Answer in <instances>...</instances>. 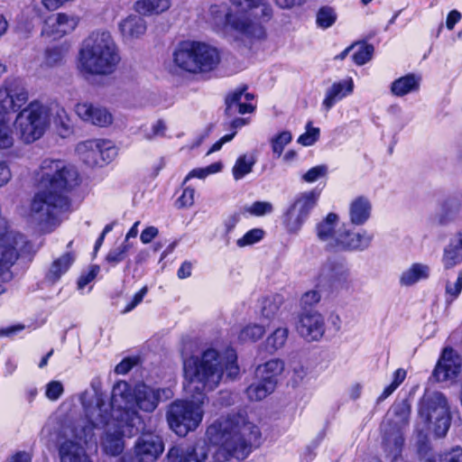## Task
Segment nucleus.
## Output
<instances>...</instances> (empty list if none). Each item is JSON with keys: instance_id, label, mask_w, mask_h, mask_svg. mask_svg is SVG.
<instances>
[{"instance_id": "c03bdc74", "label": "nucleus", "mask_w": 462, "mask_h": 462, "mask_svg": "<svg viewBox=\"0 0 462 462\" xmlns=\"http://www.w3.org/2000/svg\"><path fill=\"white\" fill-rule=\"evenodd\" d=\"M281 303L282 298L279 295L265 298L262 302V317L267 320L274 319L279 312Z\"/></svg>"}, {"instance_id": "69168bd1", "label": "nucleus", "mask_w": 462, "mask_h": 462, "mask_svg": "<svg viewBox=\"0 0 462 462\" xmlns=\"http://www.w3.org/2000/svg\"><path fill=\"white\" fill-rule=\"evenodd\" d=\"M275 5L281 9L291 10L294 7H300L305 5L307 0H273Z\"/></svg>"}, {"instance_id": "2eb2a0df", "label": "nucleus", "mask_w": 462, "mask_h": 462, "mask_svg": "<svg viewBox=\"0 0 462 462\" xmlns=\"http://www.w3.org/2000/svg\"><path fill=\"white\" fill-rule=\"evenodd\" d=\"M79 158L89 166L108 163L116 154L109 142L103 140H88L77 145Z\"/></svg>"}, {"instance_id": "f257e3e1", "label": "nucleus", "mask_w": 462, "mask_h": 462, "mask_svg": "<svg viewBox=\"0 0 462 462\" xmlns=\"http://www.w3.org/2000/svg\"><path fill=\"white\" fill-rule=\"evenodd\" d=\"M183 370L186 392L192 396L199 394V397L195 400H177L167 409L169 427L180 437L194 431L202 422L207 400L204 392L216 389L225 377L236 379L240 371L234 350L220 354L214 348L203 351L200 356L184 360Z\"/></svg>"}, {"instance_id": "a878e982", "label": "nucleus", "mask_w": 462, "mask_h": 462, "mask_svg": "<svg viewBox=\"0 0 462 462\" xmlns=\"http://www.w3.org/2000/svg\"><path fill=\"white\" fill-rule=\"evenodd\" d=\"M123 41L132 42L141 39L147 31L146 21L138 14H129L118 23Z\"/></svg>"}, {"instance_id": "bb28decb", "label": "nucleus", "mask_w": 462, "mask_h": 462, "mask_svg": "<svg viewBox=\"0 0 462 462\" xmlns=\"http://www.w3.org/2000/svg\"><path fill=\"white\" fill-rule=\"evenodd\" d=\"M373 239L374 235L366 230L350 232L344 229L337 250L364 251L370 246Z\"/></svg>"}, {"instance_id": "37998d69", "label": "nucleus", "mask_w": 462, "mask_h": 462, "mask_svg": "<svg viewBox=\"0 0 462 462\" xmlns=\"http://www.w3.org/2000/svg\"><path fill=\"white\" fill-rule=\"evenodd\" d=\"M289 330L287 328H278L266 338V347L274 352L282 348L288 339Z\"/></svg>"}, {"instance_id": "ddd939ff", "label": "nucleus", "mask_w": 462, "mask_h": 462, "mask_svg": "<svg viewBox=\"0 0 462 462\" xmlns=\"http://www.w3.org/2000/svg\"><path fill=\"white\" fill-rule=\"evenodd\" d=\"M29 100V93L19 79H6L0 86V116L20 112Z\"/></svg>"}, {"instance_id": "a18cd8bd", "label": "nucleus", "mask_w": 462, "mask_h": 462, "mask_svg": "<svg viewBox=\"0 0 462 462\" xmlns=\"http://www.w3.org/2000/svg\"><path fill=\"white\" fill-rule=\"evenodd\" d=\"M131 246L130 242L124 241L120 245L108 252L106 257V262L112 265H116L121 263L125 259Z\"/></svg>"}, {"instance_id": "3c124183", "label": "nucleus", "mask_w": 462, "mask_h": 462, "mask_svg": "<svg viewBox=\"0 0 462 462\" xmlns=\"http://www.w3.org/2000/svg\"><path fill=\"white\" fill-rule=\"evenodd\" d=\"M319 137V128L313 127L312 123L309 121L306 125V132L298 138V143L303 146L314 144Z\"/></svg>"}, {"instance_id": "864d4df0", "label": "nucleus", "mask_w": 462, "mask_h": 462, "mask_svg": "<svg viewBox=\"0 0 462 462\" xmlns=\"http://www.w3.org/2000/svg\"><path fill=\"white\" fill-rule=\"evenodd\" d=\"M291 134L288 131H283L272 139V149L276 157H280L284 150V147L291 143Z\"/></svg>"}, {"instance_id": "0eeeda50", "label": "nucleus", "mask_w": 462, "mask_h": 462, "mask_svg": "<svg viewBox=\"0 0 462 462\" xmlns=\"http://www.w3.org/2000/svg\"><path fill=\"white\" fill-rule=\"evenodd\" d=\"M88 425L79 424L70 430V436L84 444L92 440L94 428H108L116 423V414L111 406L106 402L101 393H96L89 401H82Z\"/></svg>"}, {"instance_id": "423d86ee", "label": "nucleus", "mask_w": 462, "mask_h": 462, "mask_svg": "<svg viewBox=\"0 0 462 462\" xmlns=\"http://www.w3.org/2000/svg\"><path fill=\"white\" fill-rule=\"evenodd\" d=\"M69 206L67 195L40 187L31 201L28 221L42 232H51L60 224V214Z\"/></svg>"}, {"instance_id": "39448f33", "label": "nucleus", "mask_w": 462, "mask_h": 462, "mask_svg": "<svg viewBox=\"0 0 462 462\" xmlns=\"http://www.w3.org/2000/svg\"><path fill=\"white\" fill-rule=\"evenodd\" d=\"M419 418L416 425L420 442L418 452L421 457H426L429 448L427 432L432 430L437 437H443L449 429L450 413L446 397L439 392L425 394L420 402Z\"/></svg>"}, {"instance_id": "473e14b6", "label": "nucleus", "mask_w": 462, "mask_h": 462, "mask_svg": "<svg viewBox=\"0 0 462 462\" xmlns=\"http://www.w3.org/2000/svg\"><path fill=\"white\" fill-rule=\"evenodd\" d=\"M430 276V265L422 263H413L403 271L400 276L402 286H412L420 281L427 280Z\"/></svg>"}, {"instance_id": "4c0bfd02", "label": "nucleus", "mask_w": 462, "mask_h": 462, "mask_svg": "<svg viewBox=\"0 0 462 462\" xmlns=\"http://www.w3.org/2000/svg\"><path fill=\"white\" fill-rule=\"evenodd\" d=\"M420 78L408 74L394 80L391 86V92L397 97L405 96L419 88Z\"/></svg>"}, {"instance_id": "6e6552de", "label": "nucleus", "mask_w": 462, "mask_h": 462, "mask_svg": "<svg viewBox=\"0 0 462 462\" xmlns=\"http://www.w3.org/2000/svg\"><path fill=\"white\" fill-rule=\"evenodd\" d=\"M51 121V109L33 100L22 109L14 120V127L21 139L27 143L40 139Z\"/></svg>"}, {"instance_id": "de8ad7c7", "label": "nucleus", "mask_w": 462, "mask_h": 462, "mask_svg": "<svg viewBox=\"0 0 462 462\" xmlns=\"http://www.w3.org/2000/svg\"><path fill=\"white\" fill-rule=\"evenodd\" d=\"M14 141L13 131L8 125V119L0 116V150L12 147Z\"/></svg>"}, {"instance_id": "e433bc0d", "label": "nucleus", "mask_w": 462, "mask_h": 462, "mask_svg": "<svg viewBox=\"0 0 462 462\" xmlns=\"http://www.w3.org/2000/svg\"><path fill=\"white\" fill-rule=\"evenodd\" d=\"M284 369V363L280 359H272L266 363L258 365L256 368V378L260 380L273 381L274 387L277 384V376Z\"/></svg>"}, {"instance_id": "8fccbe9b", "label": "nucleus", "mask_w": 462, "mask_h": 462, "mask_svg": "<svg viewBox=\"0 0 462 462\" xmlns=\"http://www.w3.org/2000/svg\"><path fill=\"white\" fill-rule=\"evenodd\" d=\"M264 236V231L261 228H254L246 232L241 238L237 239L238 247L253 245L260 242Z\"/></svg>"}, {"instance_id": "0e129e2a", "label": "nucleus", "mask_w": 462, "mask_h": 462, "mask_svg": "<svg viewBox=\"0 0 462 462\" xmlns=\"http://www.w3.org/2000/svg\"><path fill=\"white\" fill-rule=\"evenodd\" d=\"M148 289L146 286L143 287L138 292H136L132 300L125 306L122 313H127L133 310L139 303L142 302L143 297L146 295Z\"/></svg>"}, {"instance_id": "13d9d810", "label": "nucleus", "mask_w": 462, "mask_h": 462, "mask_svg": "<svg viewBox=\"0 0 462 462\" xmlns=\"http://www.w3.org/2000/svg\"><path fill=\"white\" fill-rule=\"evenodd\" d=\"M64 393L61 382L52 380L46 384L45 396L50 401H57Z\"/></svg>"}, {"instance_id": "9d476101", "label": "nucleus", "mask_w": 462, "mask_h": 462, "mask_svg": "<svg viewBox=\"0 0 462 462\" xmlns=\"http://www.w3.org/2000/svg\"><path fill=\"white\" fill-rule=\"evenodd\" d=\"M320 191L312 189L298 194L282 216V224L289 234L296 235L316 207Z\"/></svg>"}, {"instance_id": "c9c22d12", "label": "nucleus", "mask_w": 462, "mask_h": 462, "mask_svg": "<svg viewBox=\"0 0 462 462\" xmlns=\"http://www.w3.org/2000/svg\"><path fill=\"white\" fill-rule=\"evenodd\" d=\"M74 261L75 254L73 253H66L54 260L46 274V279L51 283L58 282L69 269Z\"/></svg>"}, {"instance_id": "4be33fe9", "label": "nucleus", "mask_w": 462, "mask_h": 462, "mask_svg": "<svg viewBox=\"0 0 462 462\" xmlns=\"http://www.w3.org/2000/svg\"><path fill=\"white\" fill-rule=\"evenodd\" d=\"M75 112L84 122L100 127L107 126L113 121L112 114L107 108L88 101L78 103L75 106Z\"/></svg>"}, {"instance_id": "bf43d9fd", "label": "nucleus", "mask_w": 462, "mask_h": 462, "mask_svg": "<svg viewBox=\"0 0 462 462\" xmlns=\"http://www.w3.org/2000/svg\"><path fill=\"white\" fill-rule=\"evenodd\" d=\"M328 174V167L324 164L310 168L303 176L305 182L312 183Z\"/></svg>"}, {"instance_id": "680f3d73", "label": "nucleus", "mask_w": 462, "mask_h": 462, "mask_svg": "<svg viewBox=\"0 0 462 462\" xmlns=\"http://www.w3.org/2000/svg\"><path fill=\"white\" fill-rule=\"evenodd\" d=\"M54 123L57 125L62 127L65 130V132H68L69 130V119L64 108L58 107L56 109Z\"/></svg>"}, {"instance_id": "58836bf2", "label": "nucleus", "mask_w": 462, "mask_h": 462, "mask_svg": "<svg viewBox=\"0 0 462 462\" xmlns=\"http://www.w3.org/2000/svg\"><path fill=\"white\" fill-rule=\"evenodd\" d=\"M274 383L273 381L257 379V382L252 383L246 389V394L251 401H260L274 391Z\"/></svg>"}, {"instance_id": "2f4dec72", "label": "nucleus", "mask_w": 462, "mask_h": 462, "mask_svg": "<svg viewBox=\"0 0 462 462\" xmlns=\"http://www.w3.org/2000/svg\"><path fill=\"white\" fill-rule=\"evenodd\" d=\"M352 91L353 81L351 79L336 82L327 89L322 106L328 111L337 102L352 93Z\"/></svg>"}, {"instance_id": "aec40b11", "label": "nucleus", "mask_w": 462, "mask_h": 462, "mask_svg": "<svg viewBox=\"0 0 462 462\" xmlns=\"http://www.w3.org/2000/svg\"><path fill=\"white\" fill-rule=\"evenodd\" d=\"M297 331L307 341H318L325 333V321L322 315L316 310H307L300 314Z\"/></svg>"}, {"instance_id": "7c9ffc66", "label": "nucleus", "mask_w": 462, "mask_h": 462, "mask_svg": "<svg viewBox=\"0 0 462 462\" xmlns=\"http://www.w3.org/2000/svg\"><path fill=\"white\" fill-rule=\"evenodd\" d=\"M68 439L60 444L59 456L60 462H92L79 440Z\"/></svg>"}, {"instance_id": "ea45409f", "label": "nucleus", "mask_w": 462, "mask_h": 462, "mask_svg": "<svg viewBox=\"0 0 462 462\" xmlns=\"http://www.w3.org/2000/svg\"><path fill=\"white\" fill-rule=\"evenodd\" d=\"M256 163V158L254 154L240 155L232 169L233 177L236 180L243 179L253 171Z\"/></svg>"}, {"instance_id": "6ab92c4d", "label": "nucleus", "mask_w": 462, "mask_h": 462, "mask_svg": "<svg viewBox=\"0 0 462 462\" xmlns=\"http://www.w3.org/2000/svg\"><path fill=\"white\" fill-rule=\"evenodd\" d=\"M462 358L452 348L445 347L433 371V375L439 382L455 380L461 372Z\"/></svg>"}, {"instance_id": "a211bd4d", "label": "nucleus", "mask_w": 462, "mask_h": 462, "mask_svg": "<svg viewBox=\"0 0 462 462\" xmlns=\"http://www.w3.org/2000/svg\"><path fill=\"white\" fill-rule=\"evenodd\" d=\"M134 427L116 420V423L106 428L101 442L103 450L111 456H117L122 453L125 448L123 438L133 436Z\"/></svg>"}, {"instance_id": "4468645a", "label": "nucleus", "mask_w": 462, "mask_h": 462, "mask_svg": "<svg viewBox=\"0 0 462 462\" xmlns=\"http://www.w3.org/2000/svg\"><path fill=\"white\" fill-rule=\"evenodd\" d=\"M23 243V236L14 232H8L0 237V282H10L14 275L12 267L19 254L17 246Z\"/></svg>"}, {"instance_id": "412c9836", "label": "nucleus", "mask_w": 462, "mask_h": 462, "mask_svg": "<svg viewBox=\"0 0 462 462\" xmlns=\"http://www.w3.org/2000/svg\"><path fill=\"white\" fill-rule=\"evenodd\" d=\"M79 23L78 16L66 13H58L49 16L44 23L42 34L60 39L72 32Z\"/></svg>"}, {"instance_id": "b1692460", "label": "nucleus", "mask_w": 462, "mask_h": 462, "mask_svg": "<svg viewBox=\"0 0 462 462\" xmlns=\"http://www.w3.org/2000/svg\"><path fill=\"white\" fill-rule=\"evenodd\" d=\"M195 41H184L179 43L173 52V62L180 69L196 74L199 65L195 54Z\"/></svg>"}, {"instance_id": "49530a36", "label": "nucleus", "mask_w": 462, "mask_h": 462, "mask_svg": "<svg viewBox=\"0 0 462 462\" xmlns=\"http://www.w3.org/2000/svg\"><path fill=\"white\" fill-rule=\"evenodd\" d=\"M427 462H462V448H451L444 453L432 455L426 458Z\"/></svg>"}, {"instance_id": "cd10ccee", "label": "nucleus", "mask_w": 462, "mask_h": 462, "mask_svg": "<svg viewBox=\"0 0 462 462\" xmlns=\"http://www.w3.org/2000/svg\"><path fill=\"white\" fill-rule=\"evenodd\" d=\"M195 46L197 63L199 67L198 73L213 70L220 61L219 52L217 48L208 43L196 41Z\"/></svg>"}, {"instance_id": "a19ab883", "label": "nucleus", "mask_w": 462, "mask_h": 462, "mask_svg": "<svg viewBox=\"0 0 462 462\" xmlns=\"http://www.w3.org/2000/svg\"><path fill=\"white\" fill-rule=\"evenodd\" d=\"M337 15L335 9L325 5L320 7L316 14V24L319 28L328 29L337 21Z\"/></svg>"}, {"instance_id": "72a5a7b5", "label": "nucleus", "mask_w": 462, "mask_h": 462, "mask_svg": "<svg viewBox=\"0 0 462 462\" xmlns=\"http://www.w3.org/2000/svg\"><path fill=\"white\" fill-rule=\"evenodd\" d=\"M442 263L446 269L453 268L462 263V230L445 247Z\"/></svg>"}, {"instance_id": "f03ea898", "label": "nucleus", "mask_w": 462, "mask_h": 462, "mask_svg": "<svg viewBox=\"0 0 462 462\" xmlns=\"http://www.w3.org/2000/svg\"><path fill=\"white\" fill-rule=\"evenodd\" d=\"M209 441L218 446L214 454L217 462L232 457L245 459L251 452L253 443L260 438L258 427L244 417L234 415L220 418L207 429Z\"/></svg>"}, {"instance_id": "79ce46f5", "label": "nucleus", "mask_w": 462, "mask_h": 462, "mask_svg": "<svg viewBox=\"0 0 462 462\" xmlns=\"http://www.w3.org/2000/svg\"><path fill=\"white\" fill-rule=\"evenodd\" d=\"M264 333L265 328L263 325L249 324L240 330L238 334V340L243 343L255 342L262 338Z\"/></svg>"}, {"instance_id": "20e7f679", "label": "nucleus", "mask_w": 462, "mask_h": 462, "mask_svg": "<svg viewBox=\"0 0 462 462\" xmlns=\"http://www.w3.org/2000/svg\"><path fill=\"white\" fill-rule=\"evenodd\" d=\"M120 61L119 48L111 33L96 31L82 42L78 68L86 75L107 76L116 70Z\"/></svg>"}, {"instance_id": "338daca9", "label": "nucleus", "mask_w": 462, "mask_h": 462, "mask_svg": "<svg viewBox=\"0 0 462 462\" xmlns=\"http://www.w3.org/2000/svg\"><path fill=\"white\" fill-rule=\"evenodd\" d=\"M158 228L151 226L143 229L141 233L140 239L143 244H149L153 238L158 236Z\"/></svg>"}, {"instance_id": "09e8293b", "label": "nucleus", "mask_w": 462, "mask_h": 462, "mask_svg": "<svg viewBox=\"0 0 462 462\" xmlns=\"http://www.w3.org/2000/svg\"><path fill=\"white\" fill-rule=\"evenodd\" d=\"M462 291V271H458L457 273V278L454 282L449 280L446 283L445 293H446V301H453L455 299L458 297Z\"/></svg>"}, {"instance_id": "603ef678", "label": "nucleus", "mask_w": 462, "mask_h": 462, "mask_svg": "<svg viewBox=\"0 0 462 462\" xmlns=\"http://www.w3.org/2000/svg\"><path fill=\"white\" fill-rule=\"evenodd\" d=\"M374 53V46L371 44H361L353 53V60L356 64L361 66L369 61Z\"/></svg>"}, {"instance_id": "4d7b16f0", "label": "nucleus", "mask_w": 462, "mask_h": 462, "mask_svg": "<svg viewBox=\"0 0 462 462\" xmlns=\"http://www.w3.org/2000/svg\"><path fill=\"white\" fill-rule=\"evenodd\" d=\"M167 126L163 120H157L152 125L151 128L143 130V136L147 140H152L156 137H163L165 135Z\"/></svg>"}, {"instance_id": "f704fd0d", "label": "nucleus", "mask_w": 462, "mask_h": 462, "mask_svg": "<svg viewBox=\"0 0 462 462\" xmlns=\"http://www.w3.org/2000/svg\"><path fill=\"white\" fill-rule=\"evenodd\" d=\"M171 6V0H137L133 9L140 16H152L168 11Z\"/></svg>"}, {"instance_id": "c756f323", "label": "nucleus", "mask_w": 462, "mask_h": 462, "mask_svg": "<svg viewBox=\"0 0 462 462\" xmlns=\"http://www.w3.org/2000/svg\"><path fill=\"white\" fill-rule=\"evenodd\" d=\"M372 213V203L365 196L354 198L348 206V216L351 224L363 226L370 218Z\"/></svg>"}, {"instance_id": "7ed1b4c3", "label": "nucleus", "mask_w": 462, "mask_h": 462, "mask_svg": "<svg viewBox=\"0 0 462 462\" xmlns=\"http://www.w3.org/2000/svg\"><path fill=\"white\" fill-rule=\"evenodd\" d=\"M237 9L233 14L225 4L212 5L209 14L212 22L219 27H230L235 32L247 37L262 39L265 35L264 28L249 16L262 21H269L273 16V8L267 0H230Z\"/></svg>"}, {"instance_id": "774afa93", "label": "nucleus", "mask_w": 462, "mask_h": 462, "mask_svg": "<svg viewBox=\"0 0 462 462\" xmlns=\"http://www.w3.org/2000/svg\"><path fill=\"white\" fill-rule=\"evenodd\" d=\"M135 362L133 359L125 358L116 366L115 372L118 374H125L133 368Z\"/></svg>"}, {"instance_id": "e2e57ef3", "label": "nucleus", "mask_w": 462, "mask_h": 462, "mask_svg": "<svg viewBox=\"0 0 462 462\" xmlns=\"http://www.w3.org/2000/svg\"><path fill=\"white\" fill-rule=\"evenodd\" d=\"M320 293L317 290H311L305 292L300 300V302L303 306H312L317 304L320 300Z\"/></svg>"}, {"instance_id": "393cba45", "label": "nucleus", "mask_w": 462, "mask_h": 462, "mask_svg": "<svg viewBox=\"0 0 462 462\" xmlns=\"http://www.w3.org/2000/svg\"><path fill=\"white\" fill-rule=\"evenodd\" d=\"M339 217L335 213H328L327 217L317 224L316 232L318 238L327 243L328 246L337 249V242L344 229L336 230Z\"/></svg>"}, {"instance_id": "1a4fd4ad", "label": "nucleus", "mask_w": 462, "mask_h": 462, "mask_svg": "<svg viewBox=\"0 0 462 462\" xmlns=\"http://www.w3.org/2000/svg\"><path fill=\"white\" fill-rule=\"evenodd\" d=\"M39 184L55 193H67L79 184V175L77 169L60 160L45 159L39 171Z\"/></svg>"}, {"instance_id": "f3484780", "label": "nucleus", "mask_w": 462, "mask_h": 462, "mask_svg": "<svg viewBox=\"0 0 462 462\" xmlns=\"http://www.w3.org/2000/svg\"><path fill=\"white\" fill-rule=\"evenodd\" d=\"M163 450L162 439L152 432L142 434L136 439L134 447V457L138 462H154Z\"/></svg>"}, {"instance_id": "5701e85b", "label": "nucleus", "mask_w": 462, "mask_h": 462, "mask_svg": "<svg viewBox=\"0 0 462 462\" xmlns=\"http://www.w3.org/2000/svg\"><path fill=\"white\" fill-rule=\"evenodd\" d=\"M209 448L205 442H197L193 446H174L167 454L168 462H206Z\"/></svg>"}, {"instance_id": "dca6fc26", "label": "nucleus", "mask_w": 462, "mask_h": 462, "mask_svg": "<svg viewBox=\"0 0 462 462\" xmlns=\"http://www.w3.org/2000/svg\"><path fill=\"white\" fill-rule=\"evenodd\" d=\"M134 410L137 407L144 412H152L162 399H170V389L153 388L146 384H139L134 389Z\"/></svg>"}, {"instance_id": "6e6d98bb", "label": "nucleus", "mask_w": 462, "mask_h": 462, "mask_svg": "<svg viewBox=\"0 0 462 462\" xmlns=\"http://www.w3.org/2000/svg\"><path fill=\"white\" fill-rule=\"evenodd\" d=\"M221 162H215L205 168L194 169L186 176L185 181H188L191 178L204 179L209 174L217 173L221 171Z\"/></svg>"}, {"instance_id": "052dcab7", "label": "nucleus", "mask_w": 462, "mask_h": 462, "mask_svg": "<svg viewBox=\"0 0 462 462\" xmlns=\"http://www.w3.org/2000/svg\"><path fill=\"white\" fill-rule=\"evenodd\" d=\"M195 189L192 188H185L181 196L178 199L177 203L180 208L190 207L194 203Z\"/></svg>"}, {"instance_id": "5fc2aeb1", "label": "nucleus", "mask_w": 462, "mask_h": 462, "mask_svg": "<svg viewBox=\"0 0 462 462\" xmlns=\"http://www.w3.org/2000/svg\"><path fill=\"white\" fill-rule=\"evenodd\" d=\"M245 211L252 216L262 217L271 214L273 211V206L268 201H255L252 205L245 207Z\"/></svg>"}, {"instance_id": "c85d7f7f", "label": "nucleus", "mask_w": 462, "mask_h": 462, "mask_svg": "<svg viewBox=\"0 0 462 462\" xmlns=\"http://www.w3.org/2000/svg\"><path fill=\"white\" fill-rule=\"evenodd\" d=\"M245 88L236 89L226 98V113L230 116L238 114L252 113L254 110V106L250 104L253 100L254 96L250 93L245 92Z\"/></svg>"}, {"instance_id": "f8f14e48", "label": "nucleus", "mask_w": 462, "mask_h": 462, "mask_svg": "<svg viewBox=\"0 0 462 462\" xmlns=\"http://www.w3.org/2000/svg\"><path fill=\"white\" fill-rule=\"evenodd\" d=\"M411 406L406 401L394 403L387 413L383 427L386 432L385 440L393 445L396 450H400L403 445L404 439L402 430L409 423Z\"/></svg>"}, {"instance_id": "9b49d317", "label": "nucleus", "mask_w": 462, "mask_h": 462, "mask_svg": "<svg viewBox=\"0 0 462 462\" xmlns=\"http://www.w3.org/2000/svg\"><path fill=\"white\" fill-rule=\"evenodd\" d=\"M134 390L125 381L117 382L112 389L111 402L108 403L116 414L115 420L126 425L136 426L141 423V417L134 410Z\"/></svg>"}]
</instances>
